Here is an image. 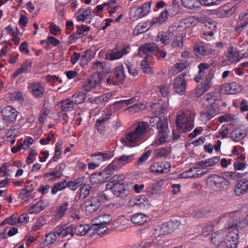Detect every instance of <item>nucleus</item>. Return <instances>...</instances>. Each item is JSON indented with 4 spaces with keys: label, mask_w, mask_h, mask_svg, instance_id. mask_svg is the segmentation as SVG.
Wrapping results in <instances>:
<instances>
[{
    "label": "nucleus",
    "mask_w": 248,
    "mask_h": 248,
    "mask_svg": "<svg viewBox=\"0 0 248 248\" xmlns=\"http://www.w3.org/2000/svg\"><path fill=\"white\" fill-rule=\"evenodd\" d=\"M239 18L241 21H243L236 28V31H241L244 29L248 25V13H245L244 14H241Z\"/></svg>",
    "instance_id": "obj_50"
},
{
    "label": "nucleus",
    "mask_w": 248,
    "mask_h": 248,
    "mask_svg": "<svg viewBox=\"0 0 248 248\" xmlns=\"http://www.w3.org/2000/svg\"><path fill=\"white\" fill-rule=\"evenodd\" d=\"M193 51L196 56L199 59L208 56L212 53V49L207 45L196 43L193 47Z\"/></svg>",
    "instance_id": "obj_17"
},
{
    "label": "nucleus",
    "mask_w": 248,
    "mask_h": 248,
    "mask_svg": "<svg viewBox=\"0 0 248 248\" xmlns=\"http://www.w3.org/2000/svg\"><path fill=\"white\" fill-rule=\"evenodd\" d=\"M149 128L148 122H138L135 124L134 130L125 135V139L129 143L136 144L143 140Z\"/></svg>",
    "instance_id": "obj_4"
},
{
    "label": "nucleus",
    "mask_w": 248,
    "mask_h": 248,
    "mask_svg": "<svg viewBox=\"0 0 248 248\" xmlns=\"http://www.w3.org/2000/svg\"><path fill=\"white\" fill-rule=\"evenodd\" d=\"M152 127H156L158 130V138L152 144L154 146L164 144L166 142L170 132L168 120L166 118H160L158 116L152 117L150 119Z\"/></svg>",
    "instance_id": "obj_2"
},
{
    "label": "nucleus",
    "mask_w": 248,
    "mask_h": 248,
    "mask_svg": "<svg viewBox=\"0 0 248 248\" xmlns=\"http://www.w3.org/2000/svg\"><path fill=\"white\" fill-rule=\"evenodd\" d=\"M81 61L88 62L93 58L94 55L91 50L89 49L84 51L80 54Z\"/></svg>",
    "instance_id": "obj_55"
},
{
    "label": "nucleus",
    "mask_w": 248,
    "mask_h": 248,
    "mask_svg": "<svg viewBox=\"0 0 248 248\" xmlns=\"http://www.w3.org/2000/svg\"><path fill=\"white\" fill-rule=\"evenodd\" d=\"M85 99V94L83 92H80L74 94L72 97V100L74 104H80L82 103Z\"/></svg>",
    "instance_id": "obj_60"
},
{
    "label": "nucleus",
    "mask_w": 248,
    "mask_h": 248,
    "mask_svg": "<svg viewBox=\"0 0 248 248\" xmlns=\"http://www.w3.org/2000/svg\"><path fill=\"white\" fill-rule=\"evenodd\" d=\"M219 105L220 104L217 103V105H210L207 107L206 111L203 113V115L207 120H210L217 114Z\"/></svg>",
    "instance_id": "obj_39"
},
{
    "label": "nucleus",
    "mask_w": 248,
    "mask_h": 248,
    "mask_svg": "<svg viewBox=\"0 0 248 248\" xmlns=\"http://www.w3.org/2000/svg\"><path fill=\"white\" fill-rule=\"evenodd\" d=\"M234 193L237 196H241L248 192V179L242 178L238 181L234 186Z\"/></svg>",
    "instance_id": "obj_25"
},
{
    "label": "nucleus",
    "mask_w": 248,
    "mask_h": 248,
    "mask_svg": "<svg viewBox=\"0 0 248 248\" xmlns=\"http://www.w3.org/2000/svg\"><path fill=\"white\" fill-rule=\"evenodd\" d=\"M125 179V176L123 174H116L109 178V184H112V185H115L116 184H121L123 181Z\"/></svg>",
    "instance_id": "obj_53"
},
{
    "label": "nucleus",
    "mask_w": 248,
    "mask_h": 248,
    "mask_svg": "<svg viewBox=\"0 0 248 248\" xmlns=\"http://www.w3.org/2000/svg\"><path fill=\"white\" fill-rule=\"evenodd\" d=\"M228 59L232 62H236L238 60V52L232 46L230 47L228 52Z\"/></svg>",
    "instance_id": "obj_62"
},
{
    "label": "nucleus",
    "mask_w": 248,
    "mask_h": 248,
    "mask_svg": "<svg viewBox=\"0 0 248 248\" xmlns=\"http://www.w3.org/2000/svg\"><path fill=\"white\" fill-rule=\"evenodd\" d=\"M131 222L135 224L141 226L147 222L148 217L142 213H135L131 217Z\"/></svg>",
    "instance_id": "obj_31"
},
{
    "label": "nucleus",
    "mask_w": 248,
    "mask_h": 248,
    "mask_svg": "<svg viewBox=\"0 0 248 248\" xmlns=\"http://www.w3.org/2000/svg\"><path fill=\"white\" fill-rule=\"evenodd\" d=\"M235 11V6L232 2H227L218 10V15L222 18L228 17L232 16Z\"/></svg>",
    "instance_id": "obj_23"
},
{
    "label": "nucleus",
    "mask_w": 248,
    "mask_h": 248,
    "mask_svg": "<svg viewBox=\"0 0 248 248\" xmlns=\"http://www.w3.org/2000/svg\"><path fill=\"white\" fill-rule=\"evenodd\" d=\"M133 189L131 182H123L121 184L111 185L109 190L116 198L123 199L128 196Z\"/></svg>",
    "instance_id": "obj_6"
},
{
    "label": "nucleus",
    "mask_w": 248,
    "mask_h": 248,
    "mask_svg": "<svg viewBox=\"0 0 248 248\" xmlns=\"http://www.w3.org/2000/svg\"><path fill=\"white\" fill-rule=\"evenodd\" d=\"M125 64L130 75L133 76L138 75V70L137 68V63L136 62L131 60V61H126Z\"/></svg>",
    "instance_id": "obj_47"
},
{
    "label": "nucleus",
    "mask_w": 248,
    "mask_h": 248,
    "mask_svg": "<svg viewBox=\"0 0 248 248\" xmlns=\"http://www.w3.org/2000/svg\"><path fill=\"white\" fill-rule=\"evenodd\" d=\"M225 234L222 230H218L212 233L211 236L212 243L218 248H224L223 243Z\"/></svg>",
    "instance_id": "obj_24"
},
{
    "label": "nucleus",
    "mask_w": 248,
    "mask_h": 248,
    "mask_svg": "<svg viewBox=\"0 0 248 248\" xmlns=\"http://www.w3.org/2000/svg\"><path fill=\"white\" fill-rule=\"evenodd\" d=\"M239 232L237 230L226 229L223 243L224 248H236L238 245Z\"/></svg>",
    "instance_id": "obj_10"
},
{
    "label": "nucleus",
    "mask_w": 248,
    "mask_h": 248,
    "mask_svg": "<svg viewBox=\"0 0 248 248\" xmlns=\"http://www.w3.org/2000/svg\"><path fill=\"white\" fill-rule=\"evenodd\" d=\"M2 115L4 119H0V130L5 129L4 123L8 121L10 123H14L16 120L17 116V110L13 107L7 106L4 107L1 111Z\"/></svg>",
    "instance_id": "obj_8"
},
{
    "label": "nucleus",
    "mask_w": 248,
    "mask_h": 248,
    "mask_svg": "<svg viewBox=\"0 0 248 248\" xmlns=\"http://www.w3.org/2000/svg\"><path fill=\"white\" fill-rule=\"evenodd\" d=\"M101 205V201L97 197H92L85 202V210L89 214H92L96 211Z\"/></svg>",
    "instance_id": "obj_19"
},
{
    "label": "nucleus",
    "mask_w": 248,
    "mask_h": 248,
    "mask_svg": "<svg viewBox=\"0 0 248 248\" xmlns=\"http://www.w3.org/2000/svg\"><path fill=\"white\" fill-rule=\"evenodd\" d=\"M194 113L188 109H181L177 113L176 130L180 133L191 131L194 127Z\"/></svg>",
    "instance_id": "obj_1"
},
{
    "label": "nucleus",
    "mask_w": 248,
    "mask_h": 248,
    "mask_svg": "<svg viewBox=\"0 0 248 248\" xmlns=\"http://www.w3.org/2000/svg\"><path fill=\"white\" fill-rule=\"evenodd\" d=\"M46 224V219L43 217H40L36 220L35 224L32 228V230L33 231H37Z\"/></svg>",
    "instance_id": "obj_64"
},
{
    "label": "nucleus",
    "mask_w": 248,
    "mask_h": 248,
    "mask_svg": "<svg viewBox=\"0 0 248 248\" xmlns=\"http://www.w3.org/2000/svg\"><path fill=\"white\" fill-rule=\"evenodd\" d=\"M101 80L102 77L100 72L92 73L84 82L82 87L83 91L86 93L91 92L96 88Z\"/></svg>",
    "instance_id": "obj_9"
},
{
    "label": "nucleus",
    "mask_w": 248,
    "mask_h": 248,
    "mask_svg": "<svg viewBox=\"0 0 248 248\" xmlns=\"http://www.w3.org/2000/svg\"><path fill=\"white\" fill-rule=\"evenodd\" d=\"M202 22L203 26L202 28V35L205 36H212L216 31V23L211 19L204 18Z\"/></svg>",
    "instance_id": "obj_15"
},
{
    "label": "nucleus",
    "mask_w": 248,
    "mask_h": 248,
    "mask_svg": "<svg viewBox=\"0 0 248 248\" xmlns=\"http://www.w3.org/2000/svg\"><path fill=\"white\" fill-rule=\"evenodd\" d=\"M172 40V35L168 32H159L156 37V42L160 41V43L166 46L168 45Z\"/></svg>",
    "instance_id": "obj_36"
},
{
    "label": "nucleus",
    "mask_w": 248,
    "mask_h": 248,
    "mask_svg": "<svg viewBox=\"0 0 248 248\" xmlns=\"http://www.w3.org/2000/svg\"><path fill=\"white\" fill-rule=\"evenodd\" d=\"M67 180L55 183L51 186L50 193L52 195H55L58 191H62L67 188Z\"/></svg>",
    "instance_id": "obj_34"
},
{
    "label": "nucleus",
    "mask_w": 248,
    "mask_h": 248,
    "mask_svg": "<svg viewBox=\"0 0 248 248\" xmlns=\"http://www.w3.org/2000/svg\"><path fill=\"white\" fill-rule=\"evenodd\" d=\"M58 236L56 231L51 232L46 235L45 242L47 245L54 243L57 239Z\"/></svg>",
    "instance_id": "obj_58"
},
{
    "label": "nucleus",
    "mask_w": 248,
    "mask_h": 248,
    "mask_svg": "<svg viewBox=\"0 0 248 248\" xmlns=\"http://www.w3.org/2000/svg\"><path fill=\"white\" fill-rule=\"evenodd\" d=\"M200 1L198 0H182V4L188 10H198L200 9Z\"/></svg>",
    "instance_id": "obj_42"
},
{
    "label": "nucleus",
    "mask_w": 248,
    "mask_h": 248,
    "mask_svg": "<svg viewBox=\"0 0 248 248\" xmlns=\"http://www.w3.org/2000/svg\"><path fill=\"white\" fill-rule=\"evenodd\" d=\"M107 217H108V215L106 214L99 216L100 221L92 224L91 226L92 234L95 233L98 235H101L106 232L108 228L105 225L108 223V221L105 220L104 218Z\"/></svg>",
    "instance_id": "obj_12"
},
{
    "label": "nucleus",
    "mask_w": 248,
    "mask_h": 248,
    "mask_svg": "<svg viewBox=\"0 0 248 248\" xmlns=\"http://www.w3.org/2000/svg\"><path fill=\"white\" fill-rule=\"evenodd\" d=\"M148 59L147 56H145L144 57V59L140 62V66L142 70V71L144 73L151 74L152 73V68L150 67L148 63Z\"/></svg>",
    "instance_id": "obj_57"
},
{
    "label": "nucleus",
    "mask_w": 248,
    "mask_h": 248,
    "mask_svg": "<svg viewBox=\"0 0 248 248\" xmlns=\"http://www.w3.org/2000/svg\"><path fill=\"white\" fill-rule=\"evenodd\" d=\"M203 174V172L196 167L191 168L181 174L183 178H198Z\"/></svg>",
    "instance_id": "obj_27"
},
{
    "label": "nucleus",
    "mask_w": 248,
    "mask_h": 248,
    "mask_svg": "<svg viewBox=\"0 0 248 248\" xmlns=\"http://www.w3.org/2000/svg\"><path fill=\"white\" fill-rule=\"evenodd\" d=\"M242 89V86L236 82L225 83L221 86V90L228 94H236L241 92Z\"/></svg>",
    "instance_id": "obj_22"
},
{
    "label": "nucleus",
    "mask_w": 248,
    "mask_h": 248,
    "mask_svg": "<svg viewBox=\"0 0 248 248\" xmlns=\"http://www.w3.org/2000/svg\"><path fill=\"white\" fill-rule=\"evenodd\" d=\"M92 8L88 7L87 8H81L78 9L77 14H78L77 20L78 22H84L87 19L88 17L91 16Z\"/></svg>",
    "instance_id": "obj_33"
},
{
    "label": "nucleus",
    "mask_w": 248,
    "mask_h": 248,
    "mask_svg": "<svg viewBox=\"0 0 248 248\" xmlns=\"http://www.w3.org/2000/svg\"><path fill=\"white\" fill-rule=\"evenodd\" d=\"M180 224V223L177 221L176 220H171L168 223H164L162 228H164V227L165 228H168L166 231V233H170L174 232V230L178 228Z\"/></svg>",
    "instance_id": "obj_46"
},
{
    "label": "nucleus",
    "mask_w": 248,
    "mask_h": 248,
    "mask_svg": "<svg viewBox=\"0 0 248 248\" xmlns=\"http://www.w3.org/2000/svg\"><path fill=\"white\" fill-rule=\"evenodd\" d=\"M134 158L133 155H123L119 158H117V159L118 160V161L120 163V165H121L122 167L123 166L131 162L132 160L134 159Z\"/></svg>",
    "instance_id": "obj_63"
},
{
    "label": "nucleus",
    "mask_w": 248,
    "mask_h": 248,
    "mask_svg": "<svg viewBox=\"0 0 248 248\" xmlns=\"http://www.w3.org/2000/svg\"><path fill=\"white\" fill-rule=\"evenodd\" d=\"M205 100L210 105L220 104L221 101L220 99V95L217 93H210L206 94L204 96Z\"/></svg>",
    "instance_id": "obj_38"
},
{
    "label": "nucleus",
    "mask_w": 248,
    "mask_h": 248,
    "mask_svg": "<svg viewBox=\"0 0 248 248\" xmlns=\"http://www.w3.org/2000/svg\"><path fill=\"white\" fill-rule=\"evenodd\" d=\"M151 1L144 3L140 7H139L143 17L146 16L151 12Z\"/></svg>",
    "instance_id": "obj_54"
},
{
    "label": "nucleus",
    "mask_w": 248,
    "mask_h": 248,
    "mask_svg": "<svg viewBox=\"0 0 248 248\" xmlns=\"http://www.w3.org/2000/svg\"><path fill=\"white\" fill-rule=\"evenodd\" d=\"M223 218L226 219L227 222L225 224L224 227L226 229L239 230L245 228L247 226L248 221L247 219L240 217L238 216V212H231L225 213L216 219L218 222L220 221Z\"/></svg>",
    "instance_id": "obj_3"
},
{
    "label": "nucleus",
    "mask_w": 248,
    "mask_h": 248,
    "mask_svg": "<svg viewBox=\"0 0 248 248\" xmlns=\"http://www.w3.org/2000/svg\"><path fill=\"white\" fill-rule=\"evenodd\" d=\"M60 102L61 104V107L62 111H71L74 109V104L73 101L69 98L64 100H61Z\"/></svg>",
    "instance_id": "obj_44"
},
{
    "label": "nucleus",
    "mask_w": 248,
    "mask_h": 248,
    "mask_svg": "<svg viewBox=\"0 0 248 248\" xmlns=\"http://www.w3.org/2000/svg\"><path fill=\"white\" fill-rule=\"evenodd\" d=\"M114 75L115 77V81L113 78H109V84H115L116 82H119L124 78L123 67L121 66H117L115 70Z\"/></svg>",
    "instance_id": "obj_40"
},
{
    "label": "nucleus",
    "mask_w": 248,
    "mask_h": 248,
    "mask_svg": "<svg viewBox=\"0 0 248 248\" xmlns=\"http://www.w3.org/2000/svg\"><path fill=\"white\" fill-rule=\"evenodd\" d=\"M55 231L59 237H71L74 235V226L68 223L61 224L55 228Z\"/></svg>",
    "instance_id": "obj_14"
},
{
    "label": "nucleus",
    "mask_w": 248,
    "mask_h": 248,
    "mask_svg": "<svg viewBox=\"0 0 248 248\" xmlns=\"http://www.w3.org/2000/svg\"><path fill=\"white\" fill-rule=\"evenodd\" d=\"M183 36L181 34L179 33L176 35L172 41L171 46L172 47H182L183 45Z\"/></svg>",
    "instance_id": "obj_61"
},
{
    "label": "nucleus",
    "mask_w": 248,
    "mask_h": 248,
    "mask_svg": "<svg viewBox=\"0 0 248 248\" xmlns=\"http://www.w3.org/2000/svg\"><path fill=\"white\" fill-rule=\"evenodd\" d=\"M66 169L63 162L58 163L54 168L50 169L43 175V178L48 182L53 183L60 180L63 176V172Z\"/></svg>",
    "instance_id": "obj_7"
},
{
    "label": "nucleus",
    "mask_w": 248,
    "mask_h": 248,
    "mask_svg": "<svg viewBox=\"0 0 248 248\" xmlns=\"http://www.w3.org/2000/svg\"><path fill=\"white\" fill-rule=\"evenodd\" d=\"M49 110L46 108H43L40 111L38 116V120L40 124L42 125L48 118Z\"/></svg>",
    "instance_id": "obj_51"
},
{
    "label": "nucleus",
    "mask_w": 248,
    "mask_h": 248,
    "mask_svg": "<svg viewBox=\"0 0 248 248\" xmlns=\"http://www.w3.org/2000/svg\"><path fill=\"white\" fill-rule=\"evenodd\" d=\"M130 51V47L126 45L120 48L116 47L109 53V60H115L121 58L123 56L127 54Z\"/></svg>",
    "instance_id": "obj_21"
},
{
    "label": "nucleus",
    "mask_w": 248,
    "mask_h": 248,
    "mask_svg": "<svg viewBox=\"0 0 248 248\" xmlns=\"http://www.w3.org/2000/svg\"><path fill=\"white\" fill-rule=\"evenodd\" d=\"M136 198L138 207L140 209L148 208L150 205V202L148 199L146 198L145 195H140L136 197Z\"/></svg>",
    "instance_id": "obj_43"
},
{
    "label": "nucleus",
    "mask_w": 248,
    "mask_h": 248,
    "mask_svg": "<svg viewBox=\"0 0 248 248\" xmlns=\"http://www.w3.org/2000/svg\"><path fill=\"white\" fill-rule=\"evenodd\" d=\"M129 17L131 20L135 21L143 17V16H142L139 7H138L132 8L130 9Z\"/></svg>",
    "instance_id": "obj_49"
},
{
    "label": "nucleus",
    "mask_w": 248,
    "mask_h": 248,
    "mask_svg": "<svg viewBox=\"0 0 248 248\" xmlns=\"http://www.w3.org/2000/svg\"><path fill=\"white\" fill-rule=\"evenodd\" d=\"M171 7L172 6L170 5L168 10H165L164 11L162 12L158 16L153 18L150 21V25L152 26L156 24H161L164 22L169 14V11L171 10Z\"/></svg>",
    "instance_id": "obj_32"
},
{
    "label": "nucleus",
    "mask_w": 248,
    "mask_h": 248,
    "mask_svg": "<svg viewBox=\"0 0 248 248\" xmlns=\"http://www.w3.org/2000/svg\"><path fill=\"white\" fill-rule=\"evenodd\" d=\"M28 89L31 95L35 98H41L45 93V88L42 85L37 82L30 83L28 86Z\"/></svg>",
    "instance_id": "obj_18"
},
{
    "label": "nucleus",
    "mask_w": 248,
    "mask_h": 248,
    "mask_svg": "<svg viewBox=\"0 0 248 248\" xmlns=\"http://www.w3.org/2000/svg\"><path fill=\"white\" fill-rule=\"evenodd\" d=\"M170 168L169 161H158L152 163L149 168L150 171L156 174L167 173Z\"/></svg>",
    "instance_id": "obj_13"
},
{
    "label": "nucleus",
    "mask_w": 248,
    "mask_h": 248,
    "mask_svg": "<svg viewBox=\"0 0 248 248\" xmlns=\"http://www.w3.org/2000/svg\"><path fill=\"white\" fill-rule=\"evenodd\" d=\"M214 76V71L210 70L205 76V79L197 87L195 94L197 97H200L209 90L212 85L211 81Z\"/></svg>",
    "instance_id": "obj_11"
},
{
    "label": "nucleus",
    "mask_w": 248,
    "mask_h": 248,
    "mask_svg": "<svg viewBox=\"0 0 248 248\" xmlns=\"http://www.w3.org/2000/svg\"><path fill=\"white\" fill-rule=\"evenodd\" d=\"M69 203L67 202H64L61 204L57 208L55 214V218L56 220H60L65 215L69 209Z\"/></svg>",
    "instance_id": "obj_37"
},
{
    "label": "nucleus",
    "mask_w": 248,
    "mask_h": 248,
    "mask_svg": "<svg viewBox=\"0 0 248 248\" xmlns=\"http://www.w3.org/2000/svg\"><path fill=\"white\" fill-rule=\"evenodd\" d=\"M32 65V62L31 60H26L21 66L13 74L12 77L16 78L23 73H27L31 68Z\"/></svg>",
    "instance_id": "obj_30"
},
{
    "label": "nucleus",
    "mask_w": 248,
    "mask_h": 248,
    "mask_svg": "<svg viewBox=\"0 0 248 248\" xmlns=\"http://www.w3.org/2000/svg\"><path fill=\"white\" fill-rule=\"evenodd\" d=\"M247 132L245 127L240 126L232 131L230 137L232 140L238 141L245 137Z\"/></svg>",
    "instance_id": "obj_28"
},
{
    "label": "nucleus",
    "mask_w": 248,
    "mask_h": 248,
    "mask_svg": "<svg viewBox=\"0 0 248 248\" xmlns=\"http://www.w3.org/2000/svg\"><path fill=\"white\" fill-rule=\"evenodd\" d=\"M32 190V189H28V187L23 188L19 191L18 198L21 200H28L31 196Z\"/></svg>",
    "instance_id": "obj_48"
},
{
    "label": "nucleus",
    "mask_w": 248,
    "mask_h": 248,
    "mask_svg": "<svg viewBox=\"0 0 248 248\" xmlns=\"http://www.w3.org/2000/svg\"><path fill=\"white\" fill-rule=\"evenodd\" d=\"M94 160L104 161L108 158V155L102 152H96L91 155Z\"/></svg>",
    "instance_id": "obj_59"
},
{
    "label": "nucleus",
    "mask_w": 248,
    "mask_h": 248,
    "mask_svg": "<svg viewBox=\"0 0 248 248\" xmlns=\"http://www.w3.org/2000/svg\"><path fill=\"white\" fill-rule=\"evenodd\" d=\"M87 234L88 235H92L91 226L87 224H80L74 226V235L76 234L79 236H83Z\"/></svg>",
    "instance_id": "obj_29"
},
{
    "label": "nucleus",
    "mask_w": 248,
    "mask_h": 248,
    "mask_svg": "<svg viewBox=\"0 0 248 248\" xmlns=\"http://www.w3.org/2000/svg\"><path fill=\"white\" fill-rule=\"evenodd\" d=\"M158 50V46L157 44L154 43L146 44L139 47L138 55L141 57V54L143 53L146 55V56L148 57L149 55L155 54L157 53Z\"/></svg>",
    "instance_id": "obj_20"
},
{
    "label": "nucleus",
    "mask_w": 248,
    "mask_h": 248,
    "mask_svg": "<svg viewBox=\"0 0 248 248\" xmlns=\"http://www.w3.org/2000/svg\"><path fill=\"white\" fill-rule=\"evenodd\" d=\"M108 120V114H106L105 116H102L96 121L95 126L99 133L103 135L105 134L107 130Z\"/></svg>",
    "instance_id": "obj_26"
},
{
    "label": "nucleus",
    "mask_w": 248,
    "mask_h": 248,
    "mask_svg": "<svg viewBox=\"0 0 248 248\" xmlns=\"http://www.w3.org/2000/svg\"><path fill=\"white\" fill-rule=\"evenodd\" d=\"M46 205L43 201H39L31 206L28 210L30 214H36L46 208Z\"/></svg>",
    "instance_id": "obj_35"
},
{
    "label": "nucleus",
    "mask_w": 248,
    "mask_h": 248,
    "mask_svg": "<svg viewBox=\"0 0 248 248\" xmlns=\"http://www.w3.org/2000/svg\"><path fill=\"white\" fill-rule=\"evenodd\" d=\"M92 186L86 184H83L79 188L78 200H83L88 197L90 194Z\"/></svg>",
    "instance_id": "obj_45"
},
{
    "label": "nucleus",
    "mask_w": 248,
    "mask_h": 248,
    "mask_svg": "<svg viewBox=\"0 0 248 248\" xmlns=\"http://www.w3.org/2000/svg\"><path fill=\"white\" fill-rule=\"evenodd\" d=\"M159 93L162 97H167L171 92L170 85L165 84L158 87Z\"/></svg>",
    "instance_id": "obj_52"
},
{
    "label": "nucleus",
    "mask_w": 248,
    "mask_h": 248,
    "mask_svg": "<svg viewBox=\"0 0 248 248\" xmlns=\"http://www.w3.org/2000/svg\"><path fill=\"white\" fill-rule=\"evenodd\" d=\"M160 191L159 186L155 185L154 184L149 185L145 189L146 195L152 198L156 197L159 195Z\"/></svg>",
    "instance_id": "obj_41"
},
{
    "label": "nucleus",
    "mask_w": 248,
    "mask_h": 248,
    "mask_svg": "<svg viewBox=\"0 0 248 248\" xmlns=\"http://www.w3.org/2000/svg\"><path fill=\"white\" fill-rule=\"evenodd\" d=\"M206 183L210 189L215 191L224 190L229 186V181L224 177L214 174L207 178Z\"/></svg>",
    "instance_id": "obj_5"
},
{
    "label": "nucleus",
    "mask_w": 248,
    "mask_h": 248,
    "mask_svg": "<svg viewBox=\"0 0 248 248\" xmlns=\"http://www.w3.org/2000/svg\"><path fill=\"white\" fill-rule=\"evenodd\" d=\"M170 153L168 148H161L155 151V155L157 157L166 158Z\"/></svg>",
    "instance_id": "obj_56"
},
{
    "label": "nucleus",
    "mask_w": 248,
    "mask_h": 248,
    "mask_svg": "<svg viewBox=\"0 0 248 248\" xmlns=\"http://www.w3.org/2000/svg\"><path fill=\"white\" fill-rule=\"evenodd\" d=\"M186 76V73H183L174 79V91L180 95H183L185 93L186 82L185 77Z\"/></svg>",
    "instance_id": "obj_16"
}]
</instances>
